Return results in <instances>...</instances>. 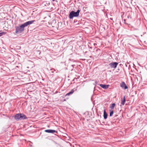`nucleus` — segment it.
I'll use <instances>...</instances> for the list:
<instances>
[{
  "label": "nucleus",
  "instance_id": "nucleus-1",
  "mask_svg": "<svg viewBox=\"0 0 147 147\" xmlns=\"http://www.w3.org/2000/svg\"><path fill=\"white\" fill-rule=\"evenodd\" d=\"M35 21V20H34L28 21L21 25L20 26H16L15 27L16 33V34L21 33L24 30L25 27L32 24Z\"/></svg>",
  "mask_w": 147,
  "mask_h": 147
},
{
  "label": "nucleus",
  "instance_id": "nucleus-2",
  "mask_svg": "<svg viewBox=\"0 0 147 147\" xmlns=\"http://www.w3.org/2000/svg\"><path fill=\"white\" fill-rule=\"evenodd\" d=\"M80 11L79 9L77 10L75 12L74 11H71L69 14V18L70 19H72L74 17H77L78 16Z\"/></svg>",
  "mask_w": 147,
  "mask_h": 147
},
{
  "label": "nucleus",
  "instance_id": "nucleus-3",
  "mask_svg": "<svg viewBox=\"0 0 147 147\" xmlns=\"http://www.w3.org/2000/svg\"><path fill=\"white\" fill-rule=\"evenodd\" d=\"M14 118L16 120L18 121L19 120L25 119L27 118L26 116L22 113L16 114Z\"/></svg>",
  "mask_w": 147,
  "mask_h": 147
},
{
  "label": "nucleus",
  "instance_id": "nucleus-4",
  "mask_svg": "<svg viewBox=\"0 0 147 147\" xmlns=\"http://www.w3.org/2000/svg\"><path fill=\"white\" fill-rule=\"evenodd\" d=\"M118 64V63L116 62H113L109 64V66L112 68H116Z\"/></svg>",
  "mask_w": 147,
  "mask_h": 147
},
{
  "label": "nucleus",
  "instance_id": "nucleus-5",
  "mask_svg": "<svg viewBox=\"0 0 147 147\" xmlns=\"http://www.w3.org/2000/svg\"><path fill=\"white\" fill-rule=\"evenodd\" d=\"M120 86L122 88H123L125 89H126L128 88L127 86L125 83L123 82H121V83L120 85Z\"/></svg>",
  "mask_w": 147,
  "mask_h": 147
},
{
  "label": "nucleus",
  "instance_id": "nucleus-6",
  "mask_svg": "<svg viewBox=\"0 0 147 147\" xmlns=\"http://www.w3.org/2000/svg\"><path fill=\"white\" fill-rule=\"evenodd\" d=\"M45 132L48 133H57V131L55 130L52 129H47L45 131Z\"/></svg>",
  "mask_w": 147,
  "mask_h": 147
},
{
  "label": "nucleus",
  "instance_id": "nucleus-7",
  "mask_svg": "<svg viewBox=\"0 0 147 147\" xmlns=\"http://www.w3.org/2000/svg\"><path fill=\"white\" fill-rule=\"evenodd\" d=\"M76 90L77 89H75V88H74V89H72L70 92L66 94V96H68L74 93V91Z\"/></svg>",
  "mask_w": 147,
  "mask_h": 147
},
{
  "label": "nucleus",
  "instance_id": "nucleus-8",
  "mask_svg": "<svg viewBox=\"0 0 147 147\" xmlns=\"http://www.w3.org/2000/svg\"><path fill=\"white\" fill-rule=\"evenodd\" d=\"M99 86L103 88L107 89L108 88L109 86V85L105 84H100Z\"/></svg>",
  "mask_w": 147,
  "mask_h": 147
},
{
  "label": "nucleus",
  "instance_id": "nucleus-9",
  "mask_svg": "<svg viewBox=\"0 0 147 147\" xmlns=\"http://www.w3.org/2000/svg\"><path fill=\"white\" fill-rule=\"evenodd\" d=\"M107 114L106 111L105 110L104 111V114H103V117L104 119H106L107 117Z\"/></svg>",
  "mask_w": 147,
  "mask_h": 147
},
{
  "label": "nucleus",
  "instance_id": "nucleus-10",
  "mask_svg": "<svg viewBox=\"0 0 147 147\" xmlns=\"http://www.w3.org/2000/svg\"><path fill=\"white\" fill-rule=\"evenodd\" d=\"M125 101V96H124L123 97V99H122L121 101V104L123 105H124Z\"/></svg>",
  "mask_w": 147,
  "mask_h": 147
},
{
  "label": "nucleus",
  "instance_id": "nucleus-11",
  "mask_svg": "<svg viewBox=\"0 0 147 147\" xmlns=\"http://www.w3.org/2000/svg\"><path fill=\"white\" fill-rule=\"evenodd\" d=\"M115 106V104L114 103L112 104L111 106H110V108L111 109H113Z\"/></svg>",
  "mask_w": 147,
  "mask_h": 147
},
{
  "label": "nucleus",
  "instance_id": "nucleus-12",
  "mask_svg": "<svg viewBox=\"0 0 147 147\" xmlns=\"http://www.w3.org/2000/svg\"><path fill=\"white\" fill-rule=\"evenodd\" d=\"M113 113V111H111L110 112L109 115L110 117H111Z\"/></svg>",
  "mask_w": 147,
  "mask_h": 147
},
{
  "label": "nucleus",
  "instance_id": "nucleus-13",
  "mask_svg": "<svg viewBox=\"0 0 147 147\" xmlns=\"http://www.w3.org/2000/svg\"><path fill=\"white\" fill-rule=\"evenodd\" d=\"M5 34V33L4 32H1V33H0V37L2 36L3 35Z\"/></svg>",
  "mask_w": 147,
  "mask_h": 147
},
{
  "label": "nucleus",
  "instance_id": "nucleus-14",
  "mask_svg": "<svg viewBox=\"0 0 147 147\" xmlns=\"http://www.w3.org/2000/svg\"><path fill=\"white\" fill-rule=\"evenodd\" d=\"M52 70H53L52 69H50V71H51V72L52 73H53V72L52 71Z\"/></svg>",
  "mask_w": 147,
  "mask_h": 147
},
{
  "label": "nucleus",
  "instance_id": "nucleus-15",
  "mask_svg": "<svg viewBox=\"0 0 147 147\" xmlns=\"http://www.w3.org/2000/svg\"><path fill=\"white\" fill-rule=\"evenodd\" d=\"M29 146H30V147H32V146L31 144H29Z\"/></svg>",
  "mask_w": 147,
  "mask_h": 147
},
{
  "label": "nucleus",
  "instance_id": "nucleus-16",
  "mask_svg": "<svg viewBox=\"0 0 147 147\" xmlns=\"http://www.w3.org/2000/svg\"><path fill=\"white\" fill-rule=\"evenodd\" d=\"M53 1H54L55 0H52Z\"/></svg>",
  "mask_w": 147,
  "mask_h": 147
},
{
  "label": "nucleus",
  "instance_id": "nucleus-17",
  "mask_svg": "<svg viewBox=\"0 0 147 147\" xmlns=\"http://www.w3.org/2000/svg\"><path fill=\"white\" fill-rule=\"evenodd\" d=\"M74 65H73L72 66H74Z\"/></svg>",
  "mask_w": 147,
  "mask_h": 147
}]
</instances>
